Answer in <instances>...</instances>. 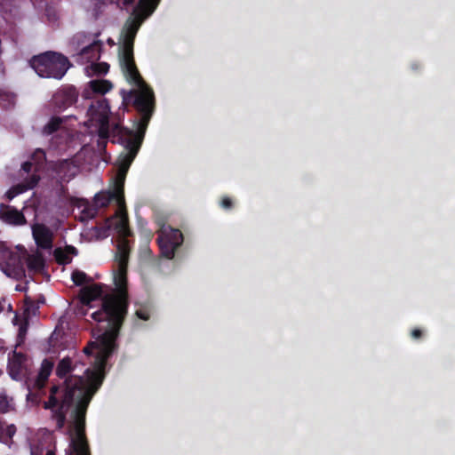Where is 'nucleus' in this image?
I'll return each instance as SVG.
<instances>
[{"label": "nucleus", "mask_w": 455, "mask_h": 455, "mask_svg": "<svg viewBox=\"0 0 455 455\" xmlns=\"http://www.w3.org/2000/svg\"><path fill=\"white\" fill-rule=\"evenodd\" d=\"M104 332L98 335L95 341L90 342L84 348V354L94 355L93 369H85L84 376L75 374L78 364L73 363L69 357L61 359L56 367V375L65 381L60 386H52L50 395L44 403V408L50 410L52 419L58 429H61L66 421L67 412L72 403H76L74 432L70 434L68 451H89L84 433V416L87 406L102 381V373L106 362L116 348V339L104 342Z\"/></svg>", "instance_id": "nucleus-1"}, {"label": "nucleus", "mask_w": 455, "mask_h": 455, "mask_svg": "<svg viewBox=\"0 0 455 455\" xmlns=\"http://www.w3.org/2000/svg\"><path fill=\"white\" fill-rule=\"evenodd\" d=\"M115 290L106 293L102 306L91 314L92 319L98 323H107L104 331L103 343L117 339L120 328L125 318L128 309L127 292V265L118 264V268L114 276Z\"/></svg>", "instance_id": "nucleus-2"}, {"label": "nucleus", "mask_w": 455, "mask_h": 455, "mask_svg": "<svg viewBox=\"0 0 455 455\" xmlns=\"http://www.w3.org/2000/svg\"><path fill=\"white\" fill-rule=\"evenodd\" d=\"M160 0H139L134 7L132 17L124 27V38L121 56V67L135 65L133 60V42L142 22L149 17Z\"/></svg>", "instance_id": "nucleus-3"}, {"label": "nucleus", "mask_w": 455, "mask_h": 455, "mask_svg": "<svg viewBox=\"0 0 455 455\" xmlns=\"http://www.w3.org/2000/svg\"><path fill=\"white\" fill-rule=\"evenodd\" d=\"M122 69L129 83L136 88L129 92L122 91L124 100L134 98L133 105L142 114L141 122L146 125L148 122L154 105V93L152 90L143 81L136 65L124 66Z\"/></svg>", "instance_id": "nucleus-4"}, {"label": "nucleus", "mask_w": 455, "mask_h": 455, "mask_svg": "<svg viewBox=\"0 0 455 455\" xmlns=\"http://www.w3.org/2000/svg\"><path fill=\"white\" fill-rule=\"evenodd\" d=\"M29 64L39 76L55 79L62 78L70 67L68 59L55 52L36 55L30 59Z\"/></svg>", "instance_id": "nucleus-5"}, {"label": "nucleus", "mask_w": 455, "mask_h": 455, "mask_svg": "<svg viewBox=\"0 0 455 455\" xmlns=\"http://www.w3.org/2000/svg\"><path fill=\"white\" fill-rule=\"evenodd\" d=\"M134 156L127 155L122 161L116 180L114 190L111 191H100L96 194L93 197L94 205L97 208H103L109 204L112 199H116L118 206L124 204V185L125 175L128 168L133 159Z\"/></svg>", "instance_id": "nucleus-6"}, {"label": "nucleus", "mask_w": 455, "mask_h": 455, "mask_svg": "<svg viewBox=\"0 0 455 455\" xmlns=\"http://www.w3.org/2000/svg\"><path fill=\"white\" fill-rule=\"evenodd\" d=\"M109 113V104L105 99L92 103L88 109V121L92 126H98V133L100 138L108 137Z\"/></svg>", "instance_id": "nucleus-7"}, {"label": "nucleus", "mask_w": 455, "mask_h": 455, "mask_svg": "<svg viewBox=\"0 0 455 455\" xmlns=\"http://www.w3.org/2000/svg\"><path fill=\"white\" fill-rule=\"evenodd\" d=\"M157 241L162 254L167 259H172L175 250L183 242V235L179 229L164 226L159 231Z\"/></svg>", "instance_id": "nucleus-8"}, {"label": "nucleus", "mask_w": 455, "mask_h": 455, "mask_svg": "<svg viewBox=\"0 0 455 455\" xmlns=\"http://www.w3.org/2000/svg\"><path fill=\"white\" fill-rule=\"evenodd\" d=\"M103 287L104 285L101 283H92L84 286L80 290L78 295L79 306L76 308L77 315H86L87 308L93 307L95 301L99 299H100L101 304L103 303V298L106 296Z\"/></svg>", "instance_id": "nucleus-9"}, {"label": "nucleus", "mask_w": 455, "mask_h": 455, "mask_svg": "<svg viewBox=\"0 0 455 455\" xmlns=\"http://www.w3.org/2000/svg\"><path fill=\"white\" fill-rule=\"evenodd\" d=\"M26 250L23 247L17 246L15 251L4 249L0 251V264L13 270L23 269V258H25Z\"/></svg>", "instance_id": "nucleus-10"}, {"label": "nucleus", "mask_w": 455, "mask_h": 455, "mask_svg": "<svg viewBox=\"0 0 455 455\" xmlns=\"http://www.w3.org/2000/svg\"><path fill=\"white\" fill-rule=\"evenodd\" d=\"M32 235L37 247L50 250L53 243V232L44 224L35 223L31 227Z\"/></svg>", "instance_id": "nucleus-11"}, {"label": "nucleus", "mask_w": 455, "mask_h": 455, "mask_svg": "<svg viewBox=\"0 0 455 455\" xmlns=\"http://www.w3.org/2000/svg\"><path fill=\"white\" fill-rule=\"evenodd\" d=\"M19 178L24 187L29 190L36 188L41 180V176L37 167L34 166L31 162H25L22 164L19 171Z\"/></svg>", "instance_id": "nucleus-12"}, {"label": "nucleus", "mask_w": 455, "mask_h": 455, "mask_svg": "<svg viewBox=\"0 0 455 455\" xmlns=\"http://www.w3.org/2000/svg\"><path fill=\"white\" fill-rule=\"evenodd\" d=\"M100 34H87L85 32H78L73 36V37L69 41L70 47L73 51L80 52L84 48L91 45V50L94 51V53L98 55L96 41L99 39Z\"/></svg>", "instance_id": "nucleus-13"}, {"label": "nucleus", "mask_w": 455, "mask_h": 455, "mask_svg": "<svg viewBox=\"0 0 455 455\" xmlns=\"http://www.w3.org/2000/svg\"><path fill=\"white\" fill-rule=\"evenodd\" d=\"M109 227H112L120 237L126 238L130 235L131 232L124 204L119 206L116 214L109 220Z\"/></svg>", "instance_id": "nucleus-14"}, {"label": "nucleus", "mask_w": 455, "mask_h": 455, "mask_svg": "<svg viewBox=\"0 0 455 455\" xmlns=\"http://www.w3.org/2000/svg\"><path fill=\"white\" fill-rule=\"evenodd\" d=\"M113 88V84L106 79H94L87 83L83 91L84 99H92L94 95H104Z\"/></svg>", "instance_id": "nucleus-15"}, {"label": "nucleus", "mask_w": 455, "mask_h": 455, "mask_svg": "<svg viewBox=\"0 0 455 455\" xmlns=\"http://www.w3.org/2000/svg\"><path fill=\"white\" fill-rule=\"evenodd\" d=\"M27 357L20 352L13 351L9 356L8 373L13 379H19L26 370Z\"/></svg>", "instance_id": "nucleus-16"}, {"label": "nucleus", "mask_w": 455, "mask_h": 455, "mask_svg": "<svg viewBox=\"0 0 455 455\" xmlns=\"http://www.w3.org/2000/svg\"><path fill=\"white\" fill-rule=\"evenodd\" d=\"M55 170L60 180L68 182L76 176L77 166L73 160L65 159L55 164Z\"/></svg>", "instance_id": "nucleus-17"}, {"label": "nucleus", "mask_w": 455, "mask_h": 455, "mask_svg": "<svg viewBox=\"0 0 455 455\" xmlns=\"http://www.w3.org/2000/svg\"><path fill=\"white\" fill-rule=\"evenodd\" d=\"M102 45L103 44L100 40L96 41L98 55L94 53V51L92 52V49H88L91 48V45L84 48L83 50L76 53L75 56L76 58V61L79 64L84 65L92 60H99L101 55Z\"/></svg>", "instance_id": "nucleus-18"}, {"label": "nucleus", "mask_w": 455, "mask_h": 455, "mask_svg": "<svg viewBox=\"0 0 455 455\" xmlns=\"http://www.w3.org/2000/svg\"><path fill=\"white\" fill-rule=\"evenodd\" d=\"M83 66H84V73L88 77L103 76L109 71V65L104 61L92 60Z\"/></svg>", "instance_id": "nucleus-19"}, {"label": "nucleus", "mask_w": 455, "mask_h": 455, "mask_svg": "<svg viewBox=\"0 0 455 455\" xmlns=\"http://www.w3.org/2000/svg\"><path fill=\"white\" fill-rule=\"evenodd\" d=\"M24 263H26L28 269L33 273L42 272L44 267V258L38 251L31 254L26 252L25 258H23V264Z\"/></svg>", "instance_id": "nucleus-20"}, {"label": "nucleus", "mask_w": 455, "mask_h": 455, "mask_svg": "<svg viewBox=\"0 0 455 455\" xmlns=\"http://www.w3.org/2000/svg\"><path fill=\"white\" fill-rule=\"evenodd\" d=\"M4 219L6 222L13 225H23L26 223V219L23 213L16 209H7L3 213Z\"/></svg>", "instance_id": "nucleus-21"}, {"label": "nucleus", "mask_w": 455, "mask_h": 455, "mask_svg": "<svg viewBox=\"0 0 455 455\" xmlns=\"http://www.w3.org/2000/svg\"><path fill=\"white\" fill-rule=\"evenodd\" d=\"M129 255V244L125 238L121 237L117 245V261L119 263H123L124 265H127Z\"/></svg>", "instance_id": "nucleus-22"}, {"label": "nucleus", "mask_w": 455, "mask_h": 455, "mask_svg": "<svg viewBox=\"0 0 455 455\" xmlns=\"http://www.w3.org/2000/svg\"><path fill=\"white\" fill-rule=\"evenodd\" d=\"M12 411H14L12 397L5 393H0V414H6Z\"/></svg>", "instance_id": "nucleus-23"}, {"label": "nucleus", "mask_w": 455, "mask_h": 455, "mask_svg": "<svg viewBox=\"0 0 455 455\" xmlns=\"http://www.w3.org/2000/svg\"><path fill=\"white\" fill-rule=\"evenodd\" d=\"M17 428L13 424L8 426L4 425V422L0 419V441L9 438L12 439L16 434Z\"/></svg>", "instance_id": "nucleus-24"}, {"label": "nucleus", "mask_w": 455, "mask_h": 455, "mask_svg": "<svg viewBox=\"0 0 455 455\" xmlns=\"http://www.w3.org/2000/svg\"><path fill=\"white\" fill-rule=\"evenodd\" d=\"M62 124V119L60 117L53 116L49 122L44 126L43 132L46 135H50L54 132L58 131Z\"/></svg>", "instance_id": "nucleus-25"}, {"label": "nucleus", "mask_w": 455, "mask_h": 455, "mask_svg": "<svg viewBox=\"0 0 455 455\" xmlns=\"http://www.w3.org/2000/svg\"><path fill=\"white\" fill-rule=\"evenodd\" d=\"M28 191V189L24 187V185L21 182H19L18 184L12 186L10 188L7 192L5 193V197L11 201L17 196Z\"/></svg>", "instance_id": "nucleus-26"}, {"label": "nucleus", "mask_w": 455, "mask_h": 455, "mask_svg": "<svg viewBox=\"0 0 455 455\" xmlns=\"http://www.w3.org/2000/svg\"><path fill=\"white\" fill-rule=\"evenodd\" d=\"M71 277L76 285H83L89 281L87 275L84 272L79 270H75L72 273Z\"/></svg>", "instance_id": "nucleus-27"}, {"label": "nucleus", "mask_w": 455, "mask_h": 455, "mask_svg": "<svg viewBox=\"0 0 455 455\" xmlns=\"http://www.w3.org/2000/svg\"><path fill=\"white\" fill-rule=\"evenodd\" d=\"M52 369H53V363L48 359H44L40 365V369H39L38 372H40L42 375H44L49 378L52 371Z\"/></svg>", "instance_id": "nucleus-28"}, {"label": "nucleus", "mask_w": 455, "mask_h": 455, "mask_svg": "<svg viewBox=\"0 0 455 455\" xmlns=\"http://www.w3.org/2000/svg\"><path fill=\"white\" fill-rule=\"evenodd\" d=\"M48 379V377L42 375L40 372H38L36 378L33 381V387L42 389L45 386Z\"/></svg>", "instance_id": "nucleus-29"}, {"label": "nucleus", "mask_w": 455, "mask_h": 455, "mask_svg": "<svg viewBox=\"0 0 455 455\" xmlns=\"http://www.w3.org/2000/svg\"><path fill=\"white\" fill-rule=\"evenodd\" d=\"M57 261L60 264H68L71 261V257L63 251H56L55 253Z\"/></svg>", "instance_id": "nucleus-30"}, {"label": "nucleus", "mask_w": 455, "mask_h": 455, "mask_svg": "<svg viewBox=\"0 0 455 455\" xmlns=\"http://www.w3.org/2000/svg\"><path fill=\"white\" fill-rule=\"evenodd\" d=\"M135 315L141 320H148L149 319V316H150V314H149V311L146 308H140V309H138L135 313Z\"/></svg>", "instance_id": "nucleus-31"}, {"label": "nucleus", "mask_w": 455, "mask_h": 455, "mask_svg": "<svg viewBox=\"0 0 455 455\" xmlns=\"http://www.w3.org/2000/svg\"><path fill=\"white\" fill-rule=\"evenodd\" d=\"M220 205L224 209H227V210L230 209L233 206V201H232V199L230 197L224 196L221 199Z\"/></svg>", "instance_id": "nucleus-32"}, {"label": "nucleus", "mask_w": 455, "mask_h": 455, "mask_svg": "<svg viewBox=\"0 0 455 455\" xmlns=\"http://www.w3.org/2000/svg\"><path fill=\"white\" fill-rule=\"evenodd\" d=\"M109 3H116L118 5L128 6L132 4L134 0H107Z\"/></svg>", "instance_id": "nucleus-33"}, {"label": "nucleus", "mask_w": 455, "mask_h": 455, "mask_svg": "<svg viewBox=\"0 0 455 455\" xmlns=\"http://www.w3.org/2000/svg\"><path fill=\"white\" fill-rule=\"evenodd\" d=\"M67 455H90V451H67Z\"/></svg>", "instance_id": "nucleus-34"}, {"label": "nucleus", "mask_w": 455, "mask_h": 455, "mask_svg": "<svg viewBox=\"0 0 455 455\" xmlns=\"http://www.w3.org/2000/svg\"><path fill=\"white\" fill-rule=\"evenodd\" d=\"M421 336H422V331L420 329L416 328L411 331V337L413 339H418L421 338Z\"/></svg>", "instance_id": "nucleus-35"}, {"label": "nucleus", "mask_w": 455, "mask_h": 455, "mask_svg": "<svg viewBox=\"0 0 455 455\" xmlns=\"http://www.w3.org/2000/svg\"><path fill=\"white\" fill-rule=\"evenodd\" d=\"M45 455H56V447L55 444L50 449H48L45 452Z\"/></svg>", "instance_id": "nucleus-36"}, {"label": "nucleus", "mask_w": 455, "mask_h": 455, "mask_svg": "<svg viewBox=\"0 0 455 455\" xmlns=\"http://www.w3.org/2000/svg\"><path fill=\"white\" fill-rule=\"evenodd\" d=\"M4 310V307L0 305V313Z\"/></svg>", "instance_id": "nucleus-37"}, {"label": "nucleus", "mask_w": 455, "mask_h": 455, "mask_svg": "<svg viewBox=\"0 0 455 455\" xmlns=\"http://www.w3.org/2000/svg\"><path fill=\"white\" fill-rule=\"evenodd\" d=\"M31 455H36L35 451H32Z\"/></svg>", "instance_id": "nucleus-38"}, {"label": "nucleus", "mask_w": 455, "mask_h": 455, "mask_svg": "<svg viewBox=\"0 0 455 455\" xmlns=\"http://www.w3.org/2000/svg\"><path fill=\"white\" fill-rule=\"evenodd\" d=\"M3 375V371L0 369V377Z\"/></svg>", "instance_id": "nucleus-39"}]
</instances>
